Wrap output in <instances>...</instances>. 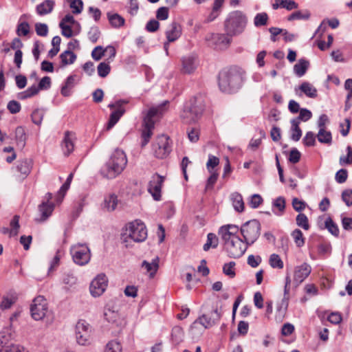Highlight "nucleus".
I'll list each match as a JSON object with an SVG mask.
<instances>
[{
	"label": "nucleus",
	"instance_id": "nucleus-1",
	"mask_svg": "<svg viewBox=\"0 0 352 352\" xmlns=\"http://www.w3.org/2000/svg\"><path fill=\"white\" fill-rule=\"evenodd\" d=\"M247 80L245 70L237 65L226 66L217 76L219 91L226 95H234L243 87Z\"/></svg>",
	"mask_w": 352,
	"mask_h": 352
},
{
	"label": "nucleus",
	"instance_id": "nucleus-2",
	"mask_svg": "<svg viewBox=\"0 0 352 352\" xmlns=\"http://www.w3.org/2000/svg\"><path fill=\"white\" fill-rule=\"evenodd\" d=\"M126 164V154L122 150L117 148L112 153L109 160L102 167L100 174L107 179H114L121 174Z\"/></svg>",
	"mask_w": 352,
	"mask_h": 352
},
{
	"label": "nucleus",
	"instance_id": "nucleus-3",
	"mask_svg": "<svg viewBox=\"0 0 352 352\" xmlns=\"http://www.w3.org/2000/svg\"><path fill=\"white\" fill-rule=\"evenodd\" d=\"M147 229L145 224L140 220L136 219L128 223L122 230L120 239L126 248L131 246V241L141 243L147 238Z\"/></svg>",
	"mask_w": 352,
	"mask_h": 352
},
{
	"label": "nucleus",
	"instance_id": "nucleus-4",
	"mask_svg": "<svg viewBox=\"0 0 352 352\" xmlns=\"http://www.w3.org/2000/svg\"><path fill=\"white\" fill-rule=\"evenodd\" d=\"M169 103L168 100H165L162 104L157 107H153L149 109L146 116L143 119L144 129L142 132V146H146L153 134L152 131L155 126V118L161 117L166 111V105Z\"/></svg>",
	"mask_w": 352,
	"mask_h": 352
},
{
	"label": "nucleus",
	"instance_id": "nucleus-5",
	"mask_svg": "<svg viewBox=\"0 0 352 352\" xmlns=\"http://www.w3.org/2000/svg\"><path fill=\"white\" fill-rule=\"evenodd\" d=\"M247 23L248 18L242 11L234 10L227 15L223 22V29L232 38L244 32Z\"/></svg>",
	"mask_w": 352,
	"mask_h": 352
},
{
	"label": "nucleus",
	"instance_id": "nucleus-6",
	"mask_svg": "<svg viewBox=\"0 0 352 352\" xmlns=\"http://www.w3.org/2000/svg\"><path fill=\"white\" fill-rule=\"evenodd\" d=\"M261 226L258 219H253L243 223L240 228V232L243 240L246 244L252 245L258 239L261 234Z\"/></svg>",
	"mask_w": 352,
	"mask_h": 352
},
{
	"label": "nucleus",
	"instance_id": "nucleus-7",
	"mask_svg": "<svg viewBox=\"0 0 352 352\" xmlns=\"http://www.w3.org/2000/svg\"><path fill=\"white\" fill-rule=\"evenodd\" d=\"M232 38L224 34L210 33L206 36V41L208 45L216 50H226L230 45Z\"/></svg>",
	"mask_w": 352,
	"mask_h": 352
},
{
	"label": "nucleus",
	"instance_id": "nucleus-8",
	"mask_svg": "<svg viewBox=\"0 0 352 352\" xmlns=\"http://www.w3.org/2000/svg\"><path fill=\"white\" fill-rule=\"evenodd\" d=\"M70 252L76 264H88L90 261V250L86 245H74L71 248Z\"/></svg>",
	"mask_w": 352,
	"mask_h": 352
},
{
	"label": "nucleus",
	"instance_id": "nucleus-9",
	"mask_svg": "<svg viewBox=\"0 0 352 352\" xmlns=\"http://www.w3.org/2000/svg\"><path fill=\"white\" fill-rule=\"evenodd\" d=\"M154 155L159 159L166 157L171 151L169 138L165 135H159L153 145Z\"/></svg>",
	"mask_w": 352,
	"mask_h": 352
},
{
	"label": "nucleus",
	"instance_id": "nucleus-10",
	"mask_svg": "<svg viewBox=\"0 0 352 352\" xmlns=\"http://www.w3.org/2000/svg\"><path fill=\"white\" fill-rule=\"evenodd\" d=\"M47 309L46 299L42 296L36 297L30 306V312L32 318L35 320H42L46 315Z\"/></svg>",
	"mask_w": 352,
	"mask_h": 352
},
{
	"label": "nucleus",
	"instance_id": "nucleus-11",
	"mask_svg": "<svg viewBox=\"0 0 352 352\" xmlns=\"http://www.w3.org/2000/svg\"><path fill=\"white\" fill-rule=\"evenodd\" d=\"M230 243L225 248L226 249L228 256L234 258L243 256L248 246H250L240 237H234V240Z\"/></svg>",
	"mask_w": 352,
	"mask_h": 352
},
{
	"label": "nucleus",
	"instance_id": "nucleus-12",
	"mask_svg": "<svg viewBox=\"0 0 352 352\" xmlns=\"http://www.w3.org/2000/svg\"><path fill=\"white\" fill-rule=\"evenodd\" d=\"M108 285V278L105 274L101 273L91 281L89 291L92 296L99 297L106 290Z\"/></svg>",
	"mask_w": 352,
	"mask_h": 352
},
{
	"label": "nucleus",
	"instance_id": "nucleus-13",
	"mask_svg": "<svg viewBox=\"0 0 352 352\" xmlns=\"http://www.w3.org/2000/svg\"><path fill=\"white\" fill-rule=\"evenodd\" d=\"M127 100H119L114 103H111L108 105L110 109L117 108V109L113 111L110 114L109 120L107 123V129H111L120 120L125 112V109L122 107V105L126 104Z\"/></svg>",
	"mask_w": 352,
	"mask_h": 352
},
{
	"label": "nucleus",
	"instance_id": "nucleus-14",
	"mask_svg": "<svg viewBox=\"0 0 352 352\" xmlns=\"http://www.w3.org/2000/svg\"><path fill=\"white\" fill-rule=\"evenodd\" d=\"M76 342L80 345H85L90 336V326L85 320H80L76 325Z\"/></svg>",
	"mask_w": 352,
	"mask_h": 352
},
{
	"label": "nucleus",
	"instance_id": "nucleus-15",
	"mask_svg": "<svg viewBox=\"0 0 352 352\" xmlns=\"http://www.w3.org/2000/svg\"><path fill=\"white\" fill-rule=\"evenodd\" d=\"M33 160L30 158H24L17 161L14 168L17 172V180L23 181L31 173L33 168Z\"/></svg>",
	"mask_w": 352,
	"mask_h": 352
},
{
	"label": "nucleus",
	"instance_id": "nucleus-16",
	"mask_svg": "<svg viewBox=\"0 0 352 352\" xmlns=\"http://www.w3.org/2000/svg\"><path fill=\"white\" fill-rule=\"evenodd\" d=\"M197 55L190 54L181 58L180 72L183 74H191L195 72L197 67Z\"/></svg>",
	"mask_w": 352,
	"mask_h": 352
},
{
	"label": "nucleus",
	"instance_id": "nucleus-17",
	"mask_svg": "<svg viewBox=\"0 0 352 352\" xmlns=\"http://www.w3.org/2000/svg\"><path fill=\"white\" fill-rule=\"evenodd\" d=\"M164 182V177L155 173L152 176L148 183V190L156 201L161 199V190Z\"/></svg>",
	"mask_w": 352,
	"mask_h": 352
},
{
	"label": "nucleus",
	"instance_id": "nucleus-18",
	"mask_svg": "<svg viewBox=\"0 0 352 352\" xmlns=\"http://www.w3.org/2000/svg\"><path fill=\"white\" fill-rule=\"evenodd\" d=\"M181 118L185 123L196 122L198 120V109L196 105H186L181 114Z\"/></svg>",
	"mask_w": 352,
	"mask_h": 352
},
{
	"label": "nucleus",
	"instance_id": "nucleus-19",
	"mask_svg": "<svg viewBox=\"0 0 352 352\" xmlns=\"http://www.w3.org/2000/svg\"><path fill=\"white\" fill-rule=\"evenodd\" d=\"M211 314L212 316L207 314L199 316V324L203 325L205 329L212 327L221 319V314L218 311L217 308L213 309Z\"/></svg>",
	"mask_w": 352,
	"mask_h": 352
},
{
	"label": "nucleus",
	"instance_id": "nucleus-20",
	"mask_svg": "<svg viewBox=\"0 0 352 352\" xmlns=\"http://www.w3.org/2000/svg\"><path fill=\"white\" fill-rule=\"evenodd\" d=\"M324 216L321 215L318 217L317 226L320 230L327 229L333 236L338 237L340 234V230L338 225L334 222L333 219L329 216L324 221V225H320V219H323Z\"/></svg>",
	"mask_w": 352,
	"mask_h": 352
},
{
	"label": "nucleus",
	"instance_id": "nucleus-21",
	"mask_svg": "<svg viewBox=\"0 0 352 352\" xmlns=\"http://www.w3.org/2000/svg\"><path fill=\"white\" fill-rule=\"evenodd\" d=\"M311 265H297L294 270V282L298 286L311 273Z\"/></svg>",
	"mask_w": 352,
	"mask_h": 352
},
{
	"label": "nucleus",
	"instance_id": "nucleus-22",
	"mask_svg": "<svg viewBox=\"0 0 352 352\" xmlns=\"http://www.w3.org/2000/svg\"><path fill=\"white\" fill-rule=\"evenodd\" d=\"M182 34V28L175 21L172 22L166 31V36L168 42H174L179 38Z\"/></svg>",
	"mask_w": 352,
	"mask_h": 352
},
{
	"label": "nucleus",
	"instance_id": "nucleus-23",
	"mask_svg": "<svg viewBox=\"0 0 352 352\" xmlns=\"http://www.w3.org/2000/svg\"><path fill=\"white\" fill-rule=\"evenodd\" d=\"M12 339L13 336L10 329L6 328L0 331V352H5V349L8 348L10 344H13Z\"/></svg>",
	"mask_w": 352,
	"mask_h": 352
},
{
	"label": "nucleus",
	"instance_id": "nucleus-24",
	"mask_svg": "<svg viewBox=\"0 0 352 352\" xmlns=\"http://www.w3.org/2000/svg\"><path fill=\"white\" fill-rule=\"evenodd\" d=\"M72 135V133L70 131H65L64 139L61 144L62 149L65 156H69L74 149V144Z\"/></svg>",
	"mask_w": 352,
	"mask_h": 352
},
{
	"label": "nucleus",
	"instance_id": "nucleus-25",
	"mask_svg": "<svg viewBox=\"0 0 352 352\" xmlns=\"http://www.w3.org/2000/svg\"><path fill=\"white\" fill-rule=\"evenodd\" d=\"M104 317L107 322L117 327L122 324V320L117 311L106 307L104 312Z\"/></svg>",
	"mask_w": 352,
	"mask_h": 352
},
{
	"label": "nucleus",
	"instance_id": "nucleus-26",
	"mask_svg": "<svg viewBox=\"0 0 352 352\" xmlns=\"http://www.w3.org/2000/svg\"><path fill=\"white\" fill-rule=\"evenodd\" d=\"M55 6V2L52 0H45L41 3L36 6V13L40 16L48 14L52 12Z\"/></svg>",
	"mask_w": 352,
	"mask_h": 352
},
{
	"label": "nucleus",
	"instance_id": "nucleus-27",
	"mask_svg": "<svg viewBox=\"0 0 352 352\" xmlns=\"http://www.w3.org/2000/svg\"><path fill=\"white\" fill-rule=\"evenodd\" d=\"M54 204L52 203L43 202L38 206V212L41 214V218L38 219L39 221H45L52 213L54 210Z\"/></svg>",
	"mask_w": 352,
	"mask_h": 352
},
{
	"label": "nucleus",
	"instance_id": "nucleus-28",
	"mask_svg": "<svg viewBox=\"0 0 352 352\" xmlns=\"http://www.w3.org/2000/svg\"><path fill=\"white\" fill-rule=\"evenodd\" d=\"M286 208V201L284 197L280 196L272 201V211L277 215H282Z\"/></svg>",
	"mask_w": 352,
	"mask_h": 352
},
{
	"label": "nucleus",
	"instance_id": "nucleus-29",
	"mask_svg": "<svg viewBox=\"0 0 352 352\" xmlns=\"http://www.w3.org/2000/svg\"><path fill=\"white\" fill-rule=\"evenodd\" d=\"M309 67V61L305 58H300L294 66V72L298 77L303 76Z\"/></svg>",
	"mask_w": 352,
	"mask_h": 352
},
{
	"label": "nucleus",
	"instance_id": "nucleus-30",
	"mask_svg": "<svg viewBox=\"0 0 352 352\" xmlns=\"http://www.w3.org/2000/svg\"><path fill=\"white\" fill-rule=\"evenodd\" d=\"M278 3H272V6L274 10L279 8H285L288 11H291L298 8V4L294 0H277Z\"/></svg>",
	"mask_w": 352,
	"mask_h": 352
},
{
	"label": "nucleus",
	"instance_id": "nucleus-31",
	"mask_svg": "<svg viewBox=\"0 0 352 352\" xmlns=\"http://www.w3.org/2000/svg\"><path fill=\"white\" fill-rule=\"evenodd\" d=\"M283 153L287 156V162L292 164L298 163L302 155L301 153L296 147L292 148L289 151L283 150Z\"/></svg>",
	"mask_w": 352,
	"mask_h": 352
},
{
	"label": "nucleus",
	"instance_id": "nucleus-32",
	"mask_svg": "<svg viewBox=\"0 0 352 352\" xmlns=\"http://www.w3.org/2000/svg\"><path fill=\"white\" fill-rule=\"evenodd\" d=\"M298 89L309 98H316L318 96L317 89L309 82H302Z\"/></svg>",
	"mask_w": 352,
	"mask_h": 352
},
{
	"label": "nucleus",
	"instance_id": "nucleus-33",
	"mask_svg": "<svg viewBox=\"0 0 352 352\" xmlns=\"http://www.w3.org/2000/svg\"><path fill=\"white\" fill-rule=\"evenodd\" d=\"M219 237L216 234L210 232L207 234L206 242L203 245V250L206 252L210 249H214L218 247Z\"/></svg>",
	"mask_w": 352,
	"mask_h": 352
},
{
	"label": "nucleus",
	"instance_id": "nucleus-34",
	"mask_svg": "<svg viewBox=\"0 0 352 352\" xmlns=\"http://www.w3.org/2000/svg\"><path fill=\"white\" fill-rule=\"evenodd\" d=\"M15 140L17 146L23 148L25 146L26 133L23 126H17L15 129Z\"/></svg>",
	"mask_w": 352,
	"mask_h": 352
},
{
	"label": "nucleus",
	"instance_id": "nucleus-35",
	"mask_svg": "<svg viewBox=\"0 0 352 352\" xmlns=\"http://www.w3.org/2000/svg\"><path fill=\"white\" fill-rule=\"evenodd\" d=\"M76 75L69 76L65 82V85L62 86L60 93L63 96H70V89H72L75 85V79Z\"/></svg>",
	"mask_w": 352,
	"mask_h": 352
},
{
	"label": "nucleus",
	"instance_id": "nucleus-36",
	"mask_svg": "<svg viewBox=\"0 0 352 352\" xmlns=\"http://www.w3.org/2000/svg\"><path fill=\"white\" fill-rule=\"evenodd\" d=\"M317 138L320 143L331 145L332 144V134L330 131L324 129H319Z\"/></svg>",
	"mask_w": 352,
	"mask_h": 352
},
{
	"label": "nucleus",
	"instance_id": "nucleus-37",
	"mask_svg": "<svg viewBox=\"0 0 352 352\" xmlns=\"http://www.w3.org/2000/svg\"><path fill=\"white\" fill-rule=\"evenodd\" d=\"M232 205L234 210L238 212H242L245 210V204L241 195L239 192L232 194Z\"/></svg>",
	"mask_w": 352,
	"mask_h": 352
},
{
	"label": "nucleus",
	"instance_id": "nucleus-38",
	"mask_svg": "<svg viewBox=\"0 0 352 352\" xmlns=\"http://www.w3.org/2000/svg\"><path fill=\"white\" fill-rule=\"evenodd\" d=\"M231 233L230 230H229V227L227 228L225 225L221 226L219 229L218 234L224 241L225 248L234 240V236Z\"/></svg>",
	"mask_w": 352,
	"mask_h": 352
},
{
	"label": "nucleus",
	"instance_id": "nucleus-39",
	"mask_svg": "<svg viewBox=\"0 0 352 352\" xmlns=\"http://www.w3.org/2000/svg\"><path fill=\"white\" fill-rule=\"evenodd\" d=\"M219 158L212 154L208 155V160L206 162V169L208 173L218 172L217 167L219 165Z\"/></svg>",
	"mask_w": 352,
	"mask_h": 352
},
{
	"label": "nucleus",
	"instance_id": "nucleus-40",
	"mask_svg": "<svg viewBox=\"0 0 352 352\" xmlns=\"http://www.w3.org/2000/svg\"><path fill=\"white\" fill-rule=\"evenodd\" d=\"M61 63L63 66L71 65L76 60V55L70 50H66L60 55Z\"/></svg>",
	"mask_w": 352,
	"mask_h": 352
},
{
	"label": "nucleus",
	"instance_id": "nucleus-41",
	"mask_svg": "<svg viewBox=\"0 0 352 352\" xmlns=\"http://www.w3.org/2000/svg\"><path fill=\"white\" fill-rule=\"evenodd\" d=\"M107 17L109 21V23L112 25V27L115 28H120L121 26L124 25L125 20L121 16L118 14H107Z\"/></svg>",
	"mask_w": 352,
	"mask_h": 352
},
{
	"label": "nucleus",
	"instance_id": "nucleus-42",
	"mask_svg": "<svg viewBox=\"0 0 352 352\" xmlns=\"http://www.w3.org/2000/svg\"><path fill=\"white\" fill-rule=\"evenodd\" d=\"M118 197L115 194H111L105 197L104 201V208L108 211H113L118 205Z\"/></svg>",
	"mask_w": 352,
	"mask_h": 352
},
{
	"label": "nucleus",
	"instance_id": "nucleus-43",
	"mask_svg": "<svg viewBox=\"0 0 352 352\" xmlns=\"http://www.w3.org/2000/svg\"><path fill=\"white\" fill-rule=\"evenodd\" d=\"M291 274L289 267L287 268L286 276H285V284L284 287V297L283 298V304L285 302L286 308L288 306L289 297L287 296L289 292V286L291 284Z\"/></svg>",
	"mask_w": 352,
	"mask_h": 352
},
{
	"label": "nucleus",
	"instance_id": "nucleus-44",
	"mask_svg": "<svg viewBox=\"0 0 352 352\" xmlns=\"http://www.w3.org/2000/svg\"><path fill=\"white\" fill-rule=\"evenodd\" d=\"M210 176L208 177L206 185H205V192L212 190L214 189V185L219 178V172H213L209 173Z\"/></svg>",
	"mask_w": 352,
	"mask_h": 352
},
{
	"label": "nucleus",
	"instance_id": "nucleus-45",
	"mask_svg": "<svg viewBox=\"0 0 352 352\" xmlns=\"http://www.w3.org/2000/svg\"><path fill=\"white\" fill-rule=\"evenodd\" d=\"M103 352H122V346L117 340H112L106 344Z\"/></svg>",
	"mask_w": 352,
	"mask_h": 352
},
{
	"label": "nucleus",
	"instance_id": "nucleus-46",
	"mask_svg": "<svg viewBox=\"0 0 352 352\" xmlns=\"http://www.w3.org/2000/svg\"><path fill=\"white\" fill-rule=\"evenodd\" d=\"M269 20L268 14L266 12H260L256 14L254 19V24L256 28L265 26Z\"/></svg>",
	"mask_w": 352,
	"mask_h": 352
},
{
	"label": "nucleus",
	"instance_id": "nucleus-47",
	"mask_svg": "<svg viewBox=\"0 0 352 352\" xmlns=\"http://www.w3.org/2000/svg\"><path fill=\"white\" fill-rule=\"evenodd\" d=\"M296 221L297 226L305 230H308L310 228L308 217L304 213L299 212L296 217Z\"/></svg>",
	"mask_w": 352,
	"mask_h": 352
},
{
	"label": "nucleus",
	"instance_id": "nucleus-48",
	"mask_svg": "<svg viewBox=\"0 0 352 352\" xmlns=\"http://www.w3.org/2000/svg\"><path fill=\"white\" fill-rule=\"evenodd\" d=\"M30 31V24L26 21H19L17 25L16 33L18 36H26Z\"/></svg>",
	"mask_w": 352,
	"mask_h": 352
},
{
	"label": "nucleus",
	"instance_id": "nucleus-49",
	"mask_svg": "<svg viewBox=\"0 0 352 352\" xmlns=\"http://www.w3.org/2000/svg\"><path fill=\"white\" fill-rule=\"evenodd\" d=\"M222 6H217L216 3H213V6L211 12L204 19V23H208L214 21L221 13V8Z\"/></svg>",
	"mask_w": 352,
	"mask_h": 352
},
{
	"label": "nucleus",
	"instance_id": "nucleus-50",
	"mask_svg": "<svg viewBox=\"0 0 352 352\" xmlns=\"http://www.w3.org/2000/svg\"><path fill=\"white\" fill-rule=\"evenodd\" d=\"M291 235L294 238L297 247L300 248L305 245V238L302 232L300 229L296 228L293 230Z\"/></svg>",
	"mask_w": 352,
	"mask_h": 352
},
{
	"label": "nucleus",
	"instance_id": "nucleus-51",
	"mask_svg": "<svg viewBox=\"0 0 352 352\" xmlns=\"http://www.w3.org/2000/svg\"><path fill=\"white\" fill-rule=\"evenodd\" d=\"M346 155L340 156L339 160V164L341 166L351 165L352 164V146L348 145L346 148Z\"/></svg>",
	"mask_w": 352,
	"mask_h": 352
},
{
	"label": "nucleus",
	"instance_id": "nucleus-52",
	"mask_svg": "<svg viewBox=\"0 0 352 352\" xmlns=\"http://www.w3.org/2000/svg\"><path fill=\"white\" fill-rule=\"evenodd\" d=\"M316 135L312 131H307L302 139V144L306 147H311L316 145Z\"/></svg>",
	"mask_w": 352,
	"mask_h": 352
},
{
	"label": "nucleus",
	"instance_id": "nucleus-53",
	"mask_svg": "<svg viewBox=\"0 0 352 352\" xmlns=\"http://www.w3.org/2000/svg\"><path fill=\"white\" fill-rule=\"evenodd\" d=\"M44 110L42 109H35L31 114L32 122L36 125H41L44 117Z\"/></svg>",
	"mask_w": 352,
	"mask_h": 352
},
{
	"label": "nucleus",
	"instance_id": "nucleus-54",
	"mask_svg": "<svg viewBox=\"0 0 352 352\" xmlns=\"http://www.w3.org/2000/svg\"><path fill=\"white\" fill-rule=\"evenodd\" d=\"M97 70L99 76L101 78H105L110 73L111 67L109 63L102 62L98 65Z\"/></svg>",
	"mask_w": 352,
	"mask_h": 352
},
{
	"label": "nucleus",
	"instance_id": "nucleus-55",
	"mask_svg": "<svg viewBox=\"0 0 352 352\" xmlns=\"http://www.w3.org/2000/svg\"><path fill=\"white\" fill-rule=\"evenodd\" d=\"M349 173L346 168L339 169L335 175V180L338 184L344 183L348 178Z\"/></svg>",
	"mask_w": 352,
	"mask_h": 352
},
{
	"label": "nucleus",
	"instance_id": "nucleus-56",
	"mask_svg": "<svg viewBox=\"0 0 352 352\" xmlns=\"http://www.w3.org/2000/svg\"><path fill=\"white\" fill-rule=\"evenodd\" d=\"M263 202V199L259 194H254L250 197L249 201V206L253 209H256L259 207Z\"/></svg>",
	"mask_w": 352,
	"mask_h": 352
},
{
	"label": "nucleus",
	"instance_id": "nucleus-57",
	"mask_svg": "<svg viewBox=\"0 0 352 352\" xmlns=\"http://www.w3.org/2000/svg\"><path fill=\"white\" fill-rule=\"evenodd\" d=\"M70 3V8L74 14H80L83 9V2L82 0H67Z\"/></svg>",
	"mask_w": 352,
	"mask_h": 352
},
{
	"label": "nucleus",
	"instance_id": "nucleus-58",
	"mask_svg": "<svg viewBox=\"0 0 352 352\" xmlns=\"http://www.w3.org/2000/svg\"><path fill=\"white\" fill-rule=\"evenodd\" d=\"M294 210L298 212H301L307 206V203L297 197H294L292 201Z\"/></svg>",
	"mask_w": 352,
	"mask_h": 352
},
{
	"label": "nucleus",
	"instance_id": "nucleus-59",
	"mask_svg": "<svg viewBox=\"0 0 352 352\" xmlns=\"http://www.w3.org/2000/svg\"><path fill=\"white\" fill-rule=\"evenodd\" d=\"M100 36V31L97 26L91 27L88 32V37L91 42L95 43Z\"/></svg>",
	"mask_w": 352,
	"mask_h": 352
},
{
	"label": "nucleus",
	"instance_id": "nucleus-60",
	"mask_svg": "<svg viewBox=\"0 0 352 352\" xmlns=\"http://www.w3.org/2000/svg\"><path fill=\"white\" fill-rule=\"evenodd\" d=\"M10 234L13 236H16L18 234V230L19 229V216L14 215L10 223Z\"/></svg>",
	"mask_w": 352,
	"mask_h": 352
},
{
	"label": "nucleus",
	"instance_id": "nucleus-61",
	"mask_svg": "<svg viewBox=\"0 0 352 352\" xmlns=\"http://www.w3.org/2000/svg\"><path fill=\"white\" fill-rule=\"evenodd\" d=\"M73 177H74V174L72 173H70L68 175L65 182L62 185V186L60 187V190L58 191V195L59 196H61L62 197H64L66 192L69 188L70 184L72 182Z\"/></svg>",
	"mask_w": 352,
	"mask_h": 352
},
{
	"label": "nucleus",
	"instance_id": "nucleus-62",
	"mask_svg": "<svg viewBox=\"0 0 352 352\" xmlns=\"http://www.w3.org/2000/svg\"><path fill=\"white\" fill-rule=\"evenodd\" d=\"M35 30L37 35L40 36H46L48 34V27L47 24L37 23L35 24Z\"/></svg>",
	"mask_w": 352,
	"mask_h": 352
},
{
	"label": "nucleus",
	"instance_id": "nucleus-63",
	"mask_svg": "<svg viewBox=\"0 0 352 352\" xmlns=\"http://www.w3.org/2000/svg\"><path fill=\"white\" fill-rule=\"evenodd\" d=\"M342 200L347 206H352V190L346 189L342 192Z\"/></svg>",
	"mask_w": 352,
	"mask_h": 352
},
{
	"label": "nucleus",
	"instance_id": "nucleus-64",
	"mask_svg": "<svg viewBox=\"0 0 352 352\" xmlns=\"http://www.w3.org/2000/svg\"><path fill=\"white\" fill-rule=\"evenodd\" d=\"M299 115L298 119H300V121L307 122L310 120L312 117L311 111L307 108H302L301 110L298 112Z\"/></svg>",
	"mask_w": 352,
	"mask_h": 352
}]
</instances>
